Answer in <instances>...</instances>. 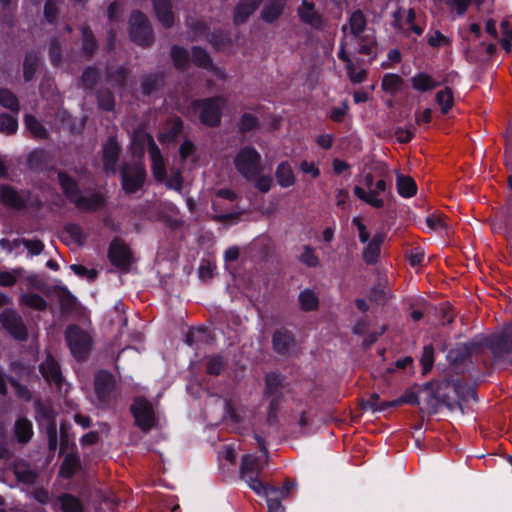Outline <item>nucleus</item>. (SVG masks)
<instances>
[{
    "instance_id": "11",
    "label": "nucleus",
    "mask_w": 512,
    "mask_h": 512,
    "mask_svg": "<svg viewBox=\"0 0 512 512\" xmlns=\"http://www.w3.org/2000/svg\"><path fill=\"white\" fill-rule=\"evenodd\" d=\"M2 327L16 340L26 341L29 337L27 327L20 314L12 309L5 308L0 313Z\"/></svg>"
},
{
    "instance_id": "57",
    "label": "nucleus",
    "mask_w": 512,
    "mask_h": 512,
    "mask_svg": "<svg viewBox=\"0 0 512 512\" xmlns=\"http://www.w3.org/2000/svg\"><path fill=\"white\" fill-rule=\"evenodd\" d=\"M49 59L54 67L62 63V45L57 37H52L49 42Z\"/></svg>"
},
{
    "instance_id": "45",
    "label": "nucleus",
    "mask_w": 512,
    "mask_h": 512,
    "mask_svg": "<svg viewBox=\"0 0 512 512\" xmlns=\"http://www.w3.org/2000/svg\"><path fill=\"white\" fill-rule=\"evenodd\" d=\"M24 123L27 130L38 139H47L49 133L43 124L31 114H26L24 117Z\"/></svg>"
},
{
    "instance_id": "27",
    "label": "nucleus",
    "mask_w": 512,
    "mask_h": 512,
    "mask_svg": "<svg viewBox=\"0 0 512 512\" xmlns=\"http://www.w3.org/2000/svg\"><path fill=\"white\" fill-rule=\"evenodd\" d=\"M263 470L261 459L253 454H244L241 458L239 475L241 479L259 475Z\"/></svg>"
},
{
    "instance_id": "4",
    "label": "nucleus",
    "mask_w": 512,
    "mask_h": 512,
    "mask_svg": "<svg viewBox=\"0 0 512 512\" xmlns=\"http://www.w3.org/2000/svg\"><path fill=\"white\" fill-rule=\"evenodd\" d=\"M129 37L142 48H148L155 41L154 31L147 15L140 10H133L129 18Z\"/></svg>"
},
{
    "instance_id": "9",
    "label": "nucleus",
    "mask_w": 512,
    "mask_h": 512,
    "mask_svg": "<svg viewBox=\"0 0 512 512\" xmlns=\"http://www.w3.org/2000/svg\"><path fill=\"white\" fill-rule=\"evenodd\" d=\"M481 350L480 342L472 341L458 344L449 350L447 358L454 370L463 372L472 363V354Z\"/></svg>"
},
{
    "instance_id": "33",
    "label": "nucleus",
    "mask_w": 512,
    "mask_h": 512,
    "mask_svg": "<svg viewBox=\"0 0 512 512\" xmlns=\"http://www.w3.org/2000/svg\"><path fill=\"white\" fill-rule=\"evenodd\" d=\"M106 205V199L100 192H94L90 196L86 197L81 195L78 197L77 202L75 203V206L78 208L88 211V212H94L98 209L104 207Z\"/></svg>"
},
{
    "instance_id": "58",
    "label": "nucleus",
    "mask_w": 512,
    "mask_h": 512,
    "mask_svg": "<svg viewBox=\"0 0 512 512\" xmlns=\"http://www.w3.org/2000/svg\"><path fill=\"white\" fill-rule=\"evenodd\" d=\"M434 347L432 344L425 345L423 347L420 363L422 365V374L427 375L433 368L434 365Z\"/></svg>"
},
{
    "instance_id": "18",
    "label": "nucleus",
    "mask_w": 512,
    "mask_h": 512,
    "mask_svg": "<svg viewBox=\"0 0 512 512\" xmlns=\"http://www.w3.org/2000/svg\"><path fill=\"white\" fill-rule=\"evenodd\" d=\"M39 371L47 382L53 383L59 388L62 387L64 379L61 368L52 355L49 354L39 365Z\"/></svg>"
},
{
    "instance_id": "48",
    "label": "nucleus",
    "mask_w": 512,
    "mask_h": 512,
    "mask_svg": "<svg viewBox=\"0 0 512 512\" xmlns=\"http://www.w3.org/2000/svg\"><path fill=\"white\" fill-rule=\"evenodd\" d=\"M96 99L99 109L106 112H112L114 110L115 97L110 89L100 88L99 90H97Z\"/></svg>"
},
{
    "instance_id": "35",
    "label": "nucleus",
    "mask_w": 512,
    "mask_h": 512,
    "mask_svg": "<svg viewBox=\"0 0 512 512\" xmlns=\"http://www.w3.org/2000/svg\"><path fill=\"white\" fill-rule=\"evenodd\" d=\"M275 177L278 185L282 188L291 187L296 181L293 169L288 161H282L278 164Z\"/></svg>"
},
{
    "instance_id": "56",
    "label": "nucleus",
    "mask_w": 512,
    "mask_h": 512,
    "mask_svg": "<svg viewBox=\"0 0 512 512\" xmlns=\"http://www.w3.org/2000/svg\"><path fill=\"white\" fill-rule=\"evenodd\" d=\"M357 39L359 40L358 52L363 55L371 56V61L375 60L377 57L375 52V48L377 46L376 40L368 35L361 36Z\"/></svg>"
},
{
    "instance_id": "60",
    "label": "nucleus",
    "mask_w": 512,
    "mask_h": 512,
    "mask_svg": "<svg viewBox=\"0 0 512 512\" xmlns=\"http://www.w3.org/2000/svg\"><path fill=\"white\" fill-rule=\"evenodd\" d=\"M152 136L150 133L137 129L134 131L131 139V144L134 151H139L141 154L144 153L145 146L148 144V138Z\"/></svg>"
},
{
    "instance_id": "20",
    "label": "nucleus",
    "mask_w": 512,
    "mask_h": 512,
    "mask_svg": "<svg viewBox=\"0 0 512 512\" xmlns=\"http://www.w3.org/2000/svg\"><path fill=\"white\" fill-rule=\"evenodd\" d=\"M153 11L161 25L170 29L175 24V15L172 9L171 0H151Z\"/></svg>"
},
{
    "instance_id": "24",
    "label": "nucleus",
    "mask_w": 512,
    "mask_h": 512,
    "mask_svg": "<svg viewBox=\"0 0 512 512\" xmlns=\"http://www.w3.org/2000/svg\"><path fill=\"white\" fill-rule=\"evenodd\" d=\"M385 235L376 233L362 251V259L367 265H374L378 262L381 252V246L384 242Z\"/></svg>"
},
{
    "instance_id": "46",
    "label": "nucleus",
    "mask_w": 512,
    "mask_h": 512,
    "mask_svg": "<svg viewBox=\"0 0 512 512\" xmlns=\"http://www.w3.org/2000/svg\"><path fill=\"white\" fill-rule=\"evenodd\" d=\"M170 56L176 69L183 70L189 65V51L179 45H172Z\"/></svg>"
},
{
    "instance_id": "30",
    "label": "nucleus",
    "mask_w": 512,
    "mask_h": 512,
    "mask_svg": "<svg viewBox=\"0 0 512 512\" xmlns=\"http://www.w3.org/2000/svg\"><path fill=\"white\" fill-rule=\"evenodd\" d=\"M40 52L31 49L25 53L23 60V79L24 81L31 82L40 65Z\"/></svg>"
},
{
    "instance_id": "8",
    "label": "nucleus",
    "mask_w": 512,
    "mask_h": 512,
    "mask_svg": "<svg viewBox=\"0 0 512 512\" xmlns=\"http://www.w3.org/2000/svg\"><path fill=\"white\" fill-rule=\"evenodd\" d=\"M135 425L143 432L150 431L155 424V412L152 404L144 396H136L130 406Z\"/></svg>"
},
{
    "instance_id": "44",
    "label": "nucleus",
    "mask_w": 512,
    "mask_h": 512,
    "mask_svg": "<svg viewBox=\"0 0 512 512\" xmlns=\"http://www.w3.org/2000/svg\"><path fill=\"white\" fill-rule=\"evenodd\" d=\"M227 368V360L221 354H215L206 360V373L210 376H220Z\"/></svg>"
},
{
    "instance_id": "15",
    "label": "nucleus",
    "mask_w": 512,
    "mask_h": 512,
    "mask_svg": "<svg viewBox=\"0 0 512 512\" xmlns=\"http://www.w3.org/2000/svg\"><path fill=\"white\" fill-rule=\"evenodd\" d=\"M387 189V183L384 179H380L375 184V190L366 191L364 188L360 186H354L353 192L355 196L361 201L367 203L376 209H381L384 207V200L377 197L376 194L380 192H385Z\"/></svg>"
},
{
    "instance_id": "49",
    "label": "nucleus",
    "mask_w": 512,
    "mask_h": 512,
    "mask_svg": "<svg viewBox=\"0 0 512 512\" xmlns=\"http://www.w3.org/2000/svg\"><path fill=\"white\" fill-rule=\"evenodd\" d=\"M163 84V77L158 74H149L142 78L141 92L144 96H150Z\"/></svg>"
},
{
    "instance_id": "42",
    "label": "nucleus",
    "mask_w": 512,
    "mask_h": 512,
    "mask_svg": "<svg viewBox=\"0 0 512 512\" xmlns=\"http://www.w3.org/2000/svg\"><path fill=\"white\" fill-rule=\"evenodd\" d=\"M298 301L300 309L304 312L315 311L319 307V298L310 288H306L299 293Z\"/></svg>"
},
{
    "instance_id": "62",
    "label": "nucleus",
    "mask_w": 512,
    "mask_h": 512,
    "mask_svg": "<svg viewBox=\"0 0 512 512\" xmlns=\"http://www.w3.org/2000/svg\"><path fill=\"white\" fill-rule=\"evenodd\" d=\"M44 18L49 24H56L59 17V9L54 0H46L43 10Z\"/></svg>"
},
{
    "instance_id": "17",
    "label": "nucleus",
    "mask_w": 512,
    "mask_h": 512,
    "mask_svg": "<svg viewBox=\"0 0 512 512\" xmlns=\"http://www.w3.org/2000/svg\"><path fill=\"white\" fill-rule=\"evenodd\" d=\"M0 201L7 207L23 210L27 206L28 198L21 195L13 186L3 184L0 186Z\"/></svg>"
},
{
    "instance_id": "10",
    "label": "nucleus",
    "mask_w": 512,
    "mask_h": 512,
    "mask_svg": "<svg viewBox=\"0 0 512 512\" xmlns=\"http://www.w3.org/2000/svg\"><path fill=\"white\" fill-rule=\"evenodd\" d=\"M116 380L108 370H99L94 375V391L98 401L110 404L115 398Z\"/></svg>"
},
{
    "instance_id": "2",
    "label": "nucleus",
    "mask_w": 512,
    "mask_h": 512,
    "mask_svg": "<svg viewBox=\"0 0 512 512\" xmlns=\"http://www.w3.org/2000/svg\"><path fill=\"white\" fill-rule=\"evenodd\" d=\"M288 390L286 377L279 372H268L264 377L263 397L269 400L267 408V423L270 426L278 422V413L285 401V395Z\"/></svg>"
},
{
    "instance_id": "50",
    "label": "nucleus",
    "mask_w": 512,
    "mask_h": 512,
    "mask_svg": "<svg viewBox=\"0 0 512 512\" xmlns=\"http://www.w3.org/2000/svg\"><path fill=\"white\" fill-rule=\"evenodd\" d=\"M0 105L16 114L20 110L18 97L8 88H0Z\"/></svg>"
},
{
    "instance_id": "38",
    "label": "nucleus",
    "mask_w": 512,
    "mask_h": 512,
    "mask_svg": "<svg viewBox=\"0 0 512 512\" xmlns=\"http://www.w3.org/2000/svg\"><path fill=\"white\" fill-rule=\"evenodd\" d=\"M396 188L398 194L403 198H411L417 193L415 180L406 175L398 174L396 177Z\"/></svg>"
},
{
    "instance_id": "39",
    "label": "nucleus",
    "mask_w": 512,
    "mask_h": 512,
    "mask_svg": "<svg viewBox=\"0 0 512 512\" xmlns=\"http://www.w3.org/2000/svg\"><path fill=\"white\" fill-rule=\"evenodd\" d=\"M191 59L194 65L206 70H214L213 60L210 54L201 46L191 48Z\"/></svg>"
},
{
    "instance_id": "31",
    "label": "nucleus",
    "mask_w": 512,
    "mask_h": 512,
    "mask_svg": "<svg viewBox=\"0 0 512 512\" xmlns=\"http://www.w3.org/2000/svg\"><path fill=\"white\" fill-rule=\"evenodd\" d=\"M14 435L19 444L29 443L34 435L32 422L26 417L17 418L14 424Z\"/></svg>"
},
{
    "instance_id": "51",
    "label": "nucleus",
    "mask_w": 512,
    "mask_h": 512,
    "mask_svg": "<svg viewBox=\"0 0 512 512\" xmlns=\"http://www.w3.org/2000/svg\"><path fill=\"white\" fill-rule=\"evenodd\" d=\"M100 75L95 66H88L81 75V84L84 90L92 91L99 81Z\"/></svg>"
},
{
    "instance_id": "41",
    "label": "nucleus",
    "mask_w": 512,
    "mask_h": 512,
    "mask_svg": "<svg viewBox=\"0 0 512 512\" xmlns=\"http://www.w3.org/2000/svg\"><path fill=\"white\" fill-rule=\"evenodd\" d=\"M14 475L18 482L26 485L34 484L38 478L37 472L31 469L25 462L15 465Z\"/></svg>"
},
{
    "instance_id": "43",
    "label": "nucleus",
    "mask_w": 512,
    "mask_h": 512,
    "mask_svg": "<svg viewBox=\"0 0 512 512\" xmlns=\"http://www.w3.org/2000/svg\"><path fill=\"white\" fill-rule=\"evenodd\" d=\"M19 302L21 305H25L33 310L36 311H45L48 307L47 301L38 293H23L20 298Z\"/></svg>"
},
{
    "instance_id": "54",
    "label": "nucleus",
    "mask_w": 512,
    "mask_h": 512,
    "mask_svg": "<svg viewBox=\"0 0 512 512\" xmlns=\"http://www.w3.org/2000/svg\"><path fill=\"white\" fill-rule=\"evenodd\" d=\"M298 260L309 268H316L320 264L315 249L310 245H304L302 247V253L298 256Z\"/></svg>"
},
{
    "instance_id": "59",
    "label": "nucleus",
    "mask_w": 512,
    "mask_h": 512,
    "mask_svg": "<svg viewBox=\"0 0 512 512\" xmlns=\"http://www.w3.org/2000/svg\"><path fill=\"white\" fill-rule=\"evenodd\" d=\"M19 242H21L25 246V248L28 250V252L33 256H37V255L41 254L42 251L44 250V243L39 239H34V240H30V239H26V238H22L21 240L16 239V240H14V247H18Z\"/></svg>"
},
{
    "instance_id": "47",
    "label": "nucleus",
    "mask_w": 512,
    "mask_h": 512,
    "mask_svg": "<svg viewBox=\"0 0 512 512\" xmlns=\"http://www.w3.org/2000/svg\"><path fill=\"white\" fill-rule=\"evenodd\" d=\"M59 291V303L63 313H70L76 309L77 298L70 292L66 286L58 288Z\"/></svg>"
},
{
    "instance_id": "14",
    "label": "nucleus",
    "mask_w": 512,
    "mask_h": 512,
    "mask_svg": "<svg viewBox=\"0 0 512 512\" xmlns=\"http://www.w3.org/2000/svg\"><path fill=\"white\" fill-rule=\"evenodd\" d=\"M122 147L116 136H109L102 145L103 170L107 174H115L120 159Z\"/></svg>"
},
{
    "instance_id": "13",
    "label": "nucleus",
    "mask_w": 512,
    "mask_h": 512,
    "mask_svg": "<svg viewBox=\"0 0 512 512\" xmlns=\"http://www.w3.org/2000/svg\"><path fill=\"white\" fill-rule=\"evenodd\" d=\"M454 387L455 378H443L437 382L436 388L432 389V398L437 400L439 404L446 406L448 410L455 411L459 403Z\"/></svg>"
},
{
    "instance_id": "28",
    "label": "nucleus",
    "mask_w": 512,
    "mask_h": 512,
    "mask_svg": "<svg viewBox=\"0 0 512 512\" xmlns=\"http://www.w3.org/2000/svg\"><path fill=\"white\" fill-rule=\"evenodd\" d=\"M288 0H267L261 11V19L268 24L274 23L284 13Z\"/></svg>"
},
{
    "instance_id": "40",
    "label": "nucleus",
    "mask_w": 512,
    "mask_h": 512,
    "mask_svg": "<svg viewBox=\"0 0 512 512\" xmlns=\"http://www.w3.org/2000/svg\"><path fill=\"white\" fill-rule=\"evenodd\" d=\"M403 78L395 73H386L382 77L381 88L385 93L396 95L403 87Z\"/></svg>"
},
{
    "instance_id": "12",
    "label": "nucleus",
    "mask_w": 512,
    "mask_h": 512,
    "mask_svg": "<svg viewBox=\"0 0 512 512\" xmlns=\"http://www.w3.org/2000/svg\"><path fill=\"white\" fill-rule=\"evenodd\" d=\"M107 256L111 265L122 271H128L133 260L131 249L118 237L110 242Z\"/></svg>"
},
{
    "instance_id": "34",
    "label": "nucleus",
    "mask_w": 512,
    "mask_h": 512,
    "mask_svg": "<svg viewBox=\"0 0 512 512\" xmlns=\"http://www.w3.org/2000/svg\"><path fill=\"white\" fill-rule=\"evenodd\" d=\"M410 82L412 88L421 93L432 91L440 86V82L436 81L430 74L426 72L416 73L410 78Z\"/></svg>"
},
{
    "instance_id": "5",
    "label": "nucleus",
    "mask_w": 512,
    "mask_h": 512,
    "mask_svg": "<svg viewBox=\"0 0 512 512\" xmlns=\"http://www.w3.org/2000/svg\"><path fill=\"white\" fill-rule=\"evenodd\" d=\"M233 162L237 172L249 182L262 172L261 155L253 146L242 147Z\"/></svg>"
},
{
    "instance_id": "64",
    "label": "nucleus",
    "mask_w": 512,
    "mask_h": 512,
    "mask_svg": "<svg viewBox=\"0 0 512 512\" xmlns=\"http://www.w3.org/2000/svg\"><path fill=\"white\" fill-rule=\"evenodd\" d=\"M8 381L11 384V386L14 388V391L19 398H21L25 401L31 400L32 394L26 385L21 384L18 380H16L13 377H10L8 379Z\"/></svg>"
},
{
    "instance_id": "22",
    "label": "nucleus",
    "mask_w": 512,
    "mask_h": 512,
    "mask_svg": "<svg viewBox=\"0 0 512 512\" xmlns=\"http://www.w3.org/2000/svg\"><path fill=\"white\" fill-rule=\"evenodd\" d=\"M454 391L457 394V401L459 406H457V410H459L462 414L465 413V408L467 405L473 401H477V393L474 386L463 382L462 380L455 378V387Z\"/></svg>"
},
{
    "instance_id": "3",
    "label": "nucleus",
    "mask_w": 512,
    "mask_h": 512,
    "mask_svg": "<svg viewBox=\"0 0 512 512\" xmlns=\"http://www.w3.org/2000/svg\"><path fill=\"white\" fill-rule=\"evenodd\" d=\"M224 99L221 96H212L194 99L188 109L199 116L200 123L206 127L215 128L221 124Z\"/></svg>"
},
{
    "instance_id": "25",
    "label": "nucleus",
    "mask_w": 512,
    "mask_h": 512,
    "mask_svg": "<svg viewBox=\"0 0 512 512\" xmlns=\"http://www.w3.org/2000/svg\"><path fill=\"white\" fill-rule=\"evenodd\" d=\"M27 164L29 169L34 172H44L50 169L52 157L44 149L33 150L28 155Z\"/></svg>"
},
{
    "instance_id": "21",
    "label": "nucleus",
    "mask_w": 512,
    "mask_h": 512,
    "mask_svg": "<svg viewBox=\"0 0 512 512\" xmlns=\"http://www.w3.org/2000/svg\"><path fill=\"white\" fill-rule=\"evenodd\" d=\"M262 2L263 0H239L233 10L234 24L239 26L246 23Z\"/></svg>"
},
{
    "instance_id": "16",
    "label": "nucleus",
    "mask_w": 512,
    "mask_h": 512,
    "mask_svg": "<svg viewBox=\"0 0 512 512\" xmlns=\"http://www.w3.org/2000/svg\"><path fill=\"white\" fill-rule=\"evenodd\" d=\"M296 340L294 334L285 329H277L272 336L273 350L279 355H288L295 347Z\"/></svg>"
},
{
    "instance_id": "63",
    "label": "nucleus",
    "mask_w": 512,
    "mask_h": 512,
    "mask_svg": "<svg viewBox=\"0 0 512 512\" xmlns=\"http://www.w3.org/2000/svg\"><path fill=\"white\" fill-rule=\"evenodd\" d=\"M227 40V35L222 30H214L208 34V41L216 50H221Z\"/></svg>"
},
{
    "instance_id": "29",
    "label": "nucleus",
    "mask_w": 512,
    "mask_h": 512,
    "mask_svg": "<svg viewBox=\"0 0 512 512\" xmlns=\"http://www.w3.org/2000/svg\"><path fill=\"white\" fill-rule=\"evenodd\" d=\"M61 512H84L81 500L71 493H61L57 496L53 509L57 510V506Z\"/></svg>"
},
{
    "instance_id": "7",
    "label": "nucleus",
    "mask_w": 512,
    "mask_h": 512,
    "mask_svg": "<svg viewBox=\"0 0 512 512\" xmlns=\"http://www.w3.org/2000/svg\"><path fill=\"white\" fill-rule=\"evenodd\" d=\"M121 186L130 195L139 191L145 184L147 171L142 163H124L120 169Z\"/></svg>"
},
{
    "instance_id": "23",
    "label": "nucleus",
    "mask_w": 512,
    "mask_h": 512,
    "mask_svg": "<svg viewBox=\"0 0 512 512\" xmlns=\"http://www.w3.org/2000/svg\"><path fill=\"white\" fill-rule=\"evenodd\" d=\"M58 183L62 189L64 196L69 200V202L75 203L78 200V197L81 195V190L79 188L78 182L70 176L66 171H58L57 173Z\"/></svg>"
},
{
    "instance_id": "53",
    "label": "nucleus",
    "mask_w": 512,
    "mask_h": 512,
    "mask_svg": "<svg viewBox=\"0 0 512 512\" xmlns=\"http://www.w3.org/2000/svg\"><path fill=\"white\" fill-rule=\"evenodd\" d=\"M436 102L441 106V112L447 114L454 105V95L450 87L436 93Z\"/></svg>"
},
{
    "instance_id": "1",
    "label": "nucleus",
    "mask_w": 512,
    "mask_h": 512,
    "mask_svg": "<svg viewBox=\"0 0 512 512\" xmlns=\"http://www.w3.org/2000/svg\"><path fill=\"white\" fill-rule=\"evenodd\" d=\"M481 349L487 348L492 356L493 364L504 370H512V321L501 330L483 337Z\"/></svg>"
},
{
    "instance_id": "32",
    "label": "nucleus",
    "mask_w": 512,
    "mask_h": 512,
    "mask_svg": "<svg viewBox=\"0 0 512 512\" xmlns=\"http://www.w3.org/2000/svg\"><path fill=\"white\" fill-rule=\"evenodd\" d=\"M81 465V459L77 452L68 453L59 467V475L65 479H70L81 469Z\"/></svg>"
},
{
    "instance_id": "36",
    "label": "nucleus",
    "mask_w": 512,
    "mask_h": 512,
    "mask_svg": "<svg viewBox=\"0 0 512 512\" xmlns=\"http://www.w3.org/2000/svg\"><path fill=\"white\" fill-rule=\"evenodd\" d=\"M350 33L354 38L364 36L363 33L367 28V18L362 10L357 9L350 14L349 20Z\"/></svg>"
},
{
    "instance_id": "6",
    "label": "nucleus",
    "mask_w": 512,
    "mask_h": 512,
    "mask_svg": "<svg viewBox=\"0 0 512 512\" xmlns=\"http://www.w3.org/2000/svg\"><path fill=\"white\" fill-rule=\"evenodd\" d=\"M65 340L75 359L84 361L88 358L93 339L87 331L76 324H70L65 329Z\"/></svg>"
},
{
    "instance_id": "26",
    "label": "nucleus",
    "mask_w": 512,
    "mask_h": 512,
    "mask_svg": "<svg viewBox=\"0 0 512 512\" xmlns=\"http://www.w3.org/2000/svg\"><path fill=\"white\" fill-rule=\"evenodd\" d=\"M81 32V53L84 58L91 59L93 55L98 51L99 44L92 31L87 25L80 27Z\"/></svg>"
},
{
    "instance_id": "37",
    "label": "nucleus",
    "mask_w": 512,
    "mask_h": 512,
    "mask_svg": "<svg viewBox=\"0 0 512 512\" xmlns=\"http://www.w3.org/2000/svg\"><path fill=\"white\" fill-rule=\"evenodd\" d=\"M169 123H171V126L166 130L164 133L159 134L158 140L161 143H172L177 140L179 135L184 130V122L183 120L175 116L169 120Z\"/></svg>"
},
{
    "instance_id": "55",
    "label": "nucleus",
    "mask_w": 512,
    "mask_h": 512,
    "mask_svg": "<svg viewBox=\"0 0 512 512\" xmlns=\"http://www.w3.org/2000/svg\"><path fill=\"white\" fill-rule=\"evenodd\" d=\"M18 129V119L16 116H13L8 113H0V132L12 135L17 132Z\"/></svg>"
},
{
    "instance_id": "19",
    "label": "nucleus",
    "mask_w": 512,
    "mask_h": 512,
    "mask_svg": "<svg viewBox=\"0 0 512 512\" xmlns=\"http://www.w3.org/2000/svg\"><path fill=\"white\" fill-rule=\"evenodd\" d=\"M300 20L314 29L321 30L324 26L322 15L315 11V5L308 0H302L298 9Z\"/></svg>"
},
{
    "instance_id": "52",
    "label": "nucleus",
    "mask_w": 512,
    "mask_h": 512,
    "mask_svg": "<svg viewBox=\"0 0 512 512\" xmlns=\"http://www.w3.org/2000/svg\"><path fill=\"white\" fill-rule=\"evenodd\" d=\"M260 127V121L258 117L251 113H243L238 122V131L239 133L245 135L252 130L258 129Z\"/></svg>"
},
{
    "instance_id": "61",
    "label": "nucleus",
    "mask_w": 512,
    "mask_h": 512,
    "mask_svg": "<svg viewBox=\"0 0 512 512\" xmlns=\"http://www.w3.org/2000/svg\"><path fill=\"white\" fill-rule=\"evenodd\" d=\"M64 231L71 239L78 245L84 244V233L82 227L77 223H67L64 226Z\"/></svg>"
}]
</instances>
